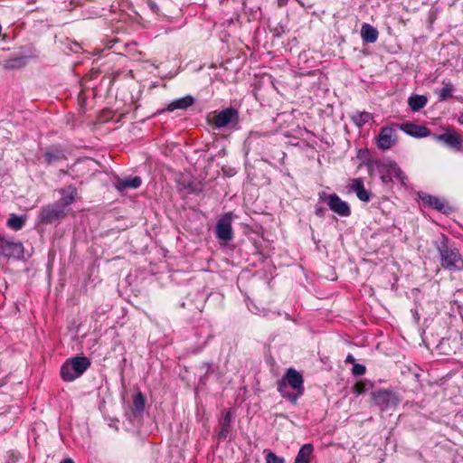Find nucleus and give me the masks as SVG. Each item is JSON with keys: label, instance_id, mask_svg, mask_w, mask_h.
Returning a JSON list of instances; mask_svg holds the SVG:
<instances>
[{"label": "nucleus", "instance_id": "1", "mask_svg": "<svg viewBox=\"0 0 463 463\" xmlns=\"http://www.w3.org/2000/svg\"><path fill=\"white\" fill-rule=\"evenodd\" d=\"M278 392L280 395L297 404L298 400L304 394V379L302 374L294 368H288L278 382Z\"/></svg>", "mask_w": 463, "mask_h": 463}, {"label": "nucleus", "instance_id": "2", "mask_svg": "<svg viewBox=\"0 0 463 463\" xmlns=\"http://www.w3.org/2000/svg\"><path fill=\"white\" fill-rule=\"evenodd\" d=\"M442 268L449 270H458L463 268V259L459 250L449 244V238L442 235L437 242Z\"/></svg>", "mask_w": 463, "mask_h": 463}, {"label": "nucleus", "instance_id": "3", "mask_svg": "<svg viewBox=\"0 0 463 463\" xmlns=\"http://www.w3.org/2000/svg\"><path fill=\"white\" fill-rule=\"evenodd\" d=\"M90 366V360L85 356H74L66 360L61 367V376L65 382H73L80 377Z\"/></svg>", "mask_w": 463, "mask_h": 463}, {"label": "nucleus", "instance_id": "4", "mask_svg": "<svg viewBox=\"0 0 463 463\" xmlns=\"http://www.w3.org/2000/svg\"><path fill=\"white\" fill-rule=\"evenodd\" d=\"M208 122L216 129H238L240 116L239 111L233 108H227L220 111H214Z\"/></svg>", "mask_w": 463, "mask_h": 463}, {"label": "nucleus", "instance_id": "5", "mask_svg": "<svg viewBox=\"0 0 463 463\" xmlns=\"http://www.w3.org/2000/svg\"><path fill=\"white\" fill-rule=\"evenodd\" d=\"M377 169L383 184H389L396 180L404 184L406 175L395 162H379L377 163Z\"/></svg>", "mask_w": 463, "mask_h": 463}, {"label": "nucleus", "instance_id": "6", "mask_svg": "<svg viewBox=\"0 0 463 463\" xmlns=\"http://www.w3.org/2000/svg\"><path fill=\"white\" fill-rule=\"evenodd\" d=\"M319 200L326 201L329 209L341 217L351 215V208L347 202L343 201L336 194L319 193Z\"/></svg>", "mask_w": 463, "mask_h": 463}, {"label": "nucleus", "instance_id": "7", "mask_svg": "<svg viewBox=\"0 0 463 463\" xmlns=\"http://www.w3.org/2000/svg\"><path fill=\"white\" fill-rule=\"evenodd\" d=\"M66 212L62 204L56 202L43 207L38 214V220L41 223L50 224L64 218Z\"/></svg>", "mask_w": 463, "mask_h": 463}, {"label": "nucleus", "instance_id": "8", "mask_svg": "<svg viewBox=\"0 0 463 463\" xmlns=\"http://www.w3.org/2000/svg\"><path fill=\"white\" fill-rule=\"evenodd\" d=\"M232 213H224L217 222L215 228V235L217 239L226 244L233 238V231L232 227Z\"/></svg>", "mask_w": 463, "mask_h": 463}, {"label": "nucleus", "instance_id": "9", "mask_svg": "<svg viewBox=\"0 0 463 463\" xmlns=\"http://www.w3.org/2000/svg\"><path fill=\"white\" fill-rule=\"evenodd\" d=\"M0 255L8 259H20L24 256V245L22 242L6 240L0 236Z\"/></svg>", "mask_w": 463, "mask_h": 463}, {"label": "nucleus", "instance_id": "10", "mask_svg": "<svg viewBox=\"0 0 463 463\" xmlns=\"http://www.w3.org/2000/svg\"><path fill=\"white\" fill-rule=\"evenodd\" d=\"M398 124H393L391 127H383L381 128L377 138V146L382 150H388L392 147L396 143V129Z\"/></svg>", "mask_w": 463, "mask_h": 463}, {"label": "nucleus", "instance_id": "11", "mask_svg": "<svg viewBox=\"0 0 463 463\" xmlns=\"http://www.w3.org/2000/svg\"><path fill=\"white\" fill-rule=\"evenodd\" d=\"M347 189L348 193H354L361 202L369 203L373 198V193L365 188L364 180L361 177L351 179Z\"/></svg>", "mask_w": 463, "mask_h": 463}, {"label": "nucleus", "instance_id": "12", "mask_svg": "<svg viewBox=\"0 0 463 463\" xmlns=\"http://www.w3.org/2000/svg\"><path fill=\"white\" fill-rule=\"evenodd\" d=\"M43 159V163L51 165L60 161L67 159L65 150L57 145H52L46 147L39 157Z\"/></svg>", "mask_w": 463, "mask_h": 463}, {"label": "nucleus", "instance_id": "13", "mask_svg": "<svg viewBox=\"0 0 463 463\" xmlns=\"http://www.w3.org/2000/svg\"><path fill=\"white\" fill-rule=\"evenodd\" d=\"M434 139L443 142L447 146L459 151L462 147V139L460 136L452 128H447L446 132L439 135H434Z\"/></svg>", "mask_w": 463, "mask_h": 463}, {"label": "nucleus", "instance_id": "14", "mask_svg": "<svg viewBox=\"0 0 463 463\" xmlns=\"http://www.w3.org/2000/svg\"><path fill=\"white\" fill-rule=\"evenodd\" d=\"M398 128L402 130L407 135L413 137H426L430 135V130L422 125H417L411 122H405L398 125Z\"/></svg>", "mask_w": 463, "mask_h": 463}, {"label": "nucleus", "instance_id": "15", "mask_svg": "<svg viewBox=\"0 0 463 463\" xmlns=\"http://www.w3.org/2000/svg\"><path fill=\"white\" fill-rule=\"evenodd\" d=\"M372 398L373 403L382 407L383 409H387L397 404L396 398L390 392L383 390L373 392Z\"/></svg>", "mask_w": 463, "mask_h": 463}, {"label": "nucleus", "instance_id": "16", "mask_svg": "<svg viewBox=\"0 0 463 463\" xmlns=\"http://www.w3.org/2000/svg\"><path fill=\"white\" fill-rule=\"evenodd\" d=\"M421 199L425 204L442 213H449L452 210V208L446 202L437 196L425 195Z\"/></svg>", "mask_w": 463, "mask_h": 463}, {"label": "nucleus", "instance_id": "17", "mask_svg": "<svg viewBox=\"0 0 463 463\" xmlns=\"http://www.w3.org/2000/svg\"><path fill=\"white\" fill-rule=\"evenodd\" d=\"M142 184V179L139 176L127 177L124 179H117L115 187L119 192H125L128 189H137Z\"/></svg>", "mask_w": 463, "mask_h": 463}, {"label": "nucleus", "instance_id": "18", "mask_svg": "<svg viewBox=\"0 0 463 463\" xmlns=\"http://www.w3.org/2000/svg\"><path fill=\"white\" fill-rule=\"evenodd\" d=\"M62 195L61 200L56 202L58 204H62L64 211L66 207L73 203L77 197V188L74 185H69L66 189L61 190Z\"/></svg>", "mask_w": 463, "mask_h": 463}, {"label": "nucleus", "instance_id": "19", "mask_svg": "<svg viewBox=\"0 0 463 463\" xmlns=\"http://www.w3.org/2000/svg\"><path fill=\"white\" fill-rule=\"evenodd\" d=\"M455 90L456 88L450 80H443L442 88L435 90L438 95V101L443 102L451 99Z\"/></svg>", "mask_w": 463, "mask_h": 463}, {"label": "nucleus", "instance_id": "20", "mask_svg": "<svg viewBox=\"0 0 463 463\" xmlns=\"http://www.w3.org/2000/svg\"><path fill=\"white\" fill-rule=\"evenodd\" d=\"M379 33L375 27L369 24H364L361 28V36L364 43H373L378 39Z\"/></svg>", "mask_w": 463, "mask_h": 463}, {"label": "nucleus", "instance_id": "21", "mask_svg": "<svg viewBox=\"0 0 463 463\" xmlns=\"http://www.w3.org/2000/svg\"><path fill=\"white\" fill-rule=\"evenodd\" d=\"M194 103V99L190 96H184L183 98L176 99L168 104L166 110L174 111L175 109H185L191 107Z\"/></svg>", "mask_w": 463, "mask_h": 463}, {"label": "nucleus", "instance_id": "22", "mask_svg": "<svg viewBox=\"0 0 463 463\" xmlns=\"http://www.w3.org/2000/svg\"><path fill=\"white\" fill-rule=\"evenodd\" d=\"M351 119L356 127L362 128L369 121L373 120V116L372 113L367 111H355L351 115Z\"/></svg>", "mask_w": 463, "mask_h": 463}, {"label": "nucleus", "instance_id": "23", "mask_svg": "<svg viewBox=\"0 0 463 463\" xmlns=\"http://www.w3.org/2000/svg\"><path fill=\"white\" fill-rule=\"evenodd\" d=\"M26 222L25 215H17L15 213H11L7 220V226L14 231H20L24 228Z\"/></svg>", "mask_w": 463, "mask_h": 463}, {"label": "nucleus", "instance_id": "24", "mask_svg": "<svg viewBox=\"0 0 463 463\" xmlns=\"http://www.w3.org/2000/svg\"><path fill=\"white\" fill-rule=\"evenodd\" d=\"M313 449V446L309 443L303 445L296 457L295 463H310Z\"/></svg>", "mask_w": 463, "mask_h": 463}, {"label": "nucleus", "instance_id": "25", "mask_svg": "<svg viewBox=\"0 0 463 463\" xmlns=\"http://www.w3.org/2000/svg\"><path fill=\"white\" fill-rule=\"evenodd\" d=\"M428 99L423 95H413L409 98L408 104L410 109L416 112L426 106Z\"/></svg>", "mask_w": 463, "mask_h": 463}, {"label": "nucleus", "instance_id": "26", "mask_svg": "<svg viewBox=\"0 0 463 463\" xmlns=\"http://www.w3.org/2000/svg\"><path fill=\"white\" fill-rule=\"evenodd\" d=\"M232 424V415L230 411H227L222 420L221 430L219 432V437L222 439H225L231 430Z\"/></svg>", "mask_w": 463, "mask_h": 463}, {"label": "nucleus", "instance_id": "27", "mask_svg": "<svg viewBox=\"0 0 463 463\" xmlns=\"http://www.w3.org/2000/svg\"><path fill=\"white\" fill-rule=\"evenodd\" d=\"M145 397L141 392H137L133 397L134 412L140 413L145 408Z\"/></svg>", "mask_w": 463, "mask_h": 463}, {"label": "nucleus", "instance_id": "28", "mask_svg": "<svg viewBox=\"0 0 463 463\" xmlns=\"http://www.w3.org/2000/svg\"><path fill=\"white\" fill-rule=\"evenodd\" d=\"M266 463H284V459L277 457L273 452L269 451L266 455Z\"/></svg>", "mask_w": 463, "mask_h": 463}, {"label": "nucleus", "instance_id": "29", "mask_svg": "<svg viewBox=\"0 0 463 463\" xmlns=\"http://www.w3.org/2000/svg\"><path fill=\"white\" fill-rule=\"evenodd\" d=\"M366 368L364 365L354 363L353 364L352 373L355 376H360L365 373Z\"/></svg>", "mask_w": 463, "mask_h": 463}, {"label": "nucleus", "instance_id": "30", "mask_svg": "<svg viewBox=\"0 0 463 463\" xmlns=\"http://www.w3.org/2000/svg\"><path fill=\"white\" fill-rule=\"evenodd\" d=\"M365 385H366L365 382H358L357 383H355L354 385L353 392L355 394L360 395V394L365 392V391H366Z\"/></svg>", "mask_w": 463, "mask_h": 463}, {"label": "nucleus", "instance_id": "31", "mask_svg": "<svg viewBox=\"0 0 463 463\" xmlns=\"http://www.w3.org/2000/svg\"><path fill=\"white\" fill-rule=\"evenodd\" d=\"M263 136H266V134L259 132V131H250V134H249V138L257 139V138H260V137H261Z\"/></svg>", "mask_w": 463, "mask_h": 463}, {"label": "nucleus", "instance_id": "32", "mask_svg": "<svg viewBox=\"0 0 463 463\" xmlns=\"http://www.w3.org/2000/svg\"><path fill=\"white\" fill-rule=\"evenodd\" d=\"M315 213L318 217H324V215H325V209L322 208V207H317L316 211H315Z\"/></svg>", "mask_w": 463, "mask_h": 463}, {"label": "nucleus", "instance_id": "33", "mask_svg": "<svg viewBox=\"0 0 463 463\" xmlns=\"http://www.w3.org/2000/svg\"><path fill=\"white\" fill-rule=\"evenodd\" d=\"M277 2L279 7H283L288 4V0H277Z\"/></svg>", "mask_w": 463, "mask_h": 463}, {"label": "nucleus", "instance_id": "34", "mask_svg": "<svg viewBox=\"0 0 463 463\" xmlns=\"http://www.w3.org/2000/svg\"><path fill=\"white\" fill-rule=\"evenodd\" d=\"M345 361H346L347 363H351V364H353L355 363V360H354V356H353V355H351V354H348V355H347V357H346Z\"/></svg>", "mask_w": 463, "mask_h": 463}, {"label": "nucleus", "instance_id": "35", "mask_svg": "<svg viewBox=\"0 0 463 463\" xmlns=\"http://www.w3.org/2000/svg\"><path fill=\"white\" fill-rule=\"evenodd\" d=\"M458 122L460 125H463V112H461L458 118Z\"/></svg>", "mask_w": 463, "mask_h": 463}, {"label": "nucleus", "instance_id": "36", "mask_svg": "<svg viewBox=\"0 0 463 463\" xmlns=\"http://www.w3.org/2000/svg\"><path fill=\"white\" fill-rule=\"evenodd\" d=\"M69 330L71 331L72 334H76L78 329H77V326H75L74 327H72V326H71L69 327Z\"/></svg>", "mask_w": 463, "mask_h": 463}, {"label": "nucleus", "instance_id": "37", "mask_svg": "<svg viewBox=\"0 0 463 463\" xmlns=\"http://www.w3.org/2000/svg\"><path fill=\"white\" fill-rule=\"evenodd\" d=\"M61 463H74V461L71 458H66L62 460Z\"/></svg>", "mask_w": 463, "mask_h": 463}, {"label": "nucleus", "instance_id": "38", "mask_svg": "<svg viewBox=\"0 0 463 463\" xmlns=\"http://www.w3.org/2000/svg\"><path fill=\"white\" fill-rule=\"evenodd\" d=\"M228 25H231L232 24H233V18H231V19H228L226 20L225 22Z\"/></svg>", "mask_w": 463, "mask_h": 463}, {"label": "nucleus", "instance_id": "39", "mask_svg": "<svg viewBox=\"0 0 463 463\" xmlns=\"http://www.w3.org/2000/svg\"><path fill=\"white\" fill-rule=\"evenodd\" d=\"M60 172H61V174H63V175L67 174V172H66V171H64V170H61Z\"/></svg>", "mask_w": 463, "mask_h": 463}, {"label": "nucleus", "instance_id": "40", "mask_svg": "<svg viewBox=\"0 0 463 463\" xmlns=\"http://www.w3.org/2000/svg\"><path fill=\"white\" fill-rule=\"evenodd\" d=\"M225 0H221V4L223 3Z\"/></svg>", "mask_w": 463, "mask_h": 463}]
</instances>
